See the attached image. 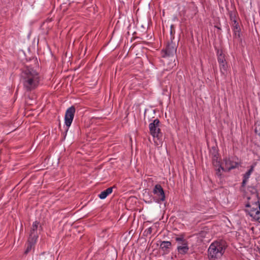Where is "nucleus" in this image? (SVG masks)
I'll list each match as a JSON object with an SVG mask.
<instances>
[{
	"label": "nucleus",
	"mask_w": 260,
	"mask_h": 260,
	"mask_svg": "<svg viewBox=\"0 0 260 260\" xmlns=\"http://www.w3.org/2000/svg\"><path fill=\"white\" fill-rule=\"evenodd\" d=\"M223 161L224 163L225 169H226L227 172L238 168L239 165L237 162L234 160L233 158L225 157L223 158Z\"/></svg>",
	"instance_id": "nucleus-9"
},
{
	"label": "nucleus",
	"mask_w": 260,
	"mask_h": 260,
	"mask_svg": "<svg viewBox=\"0 0 260 260\" xmlns=\"http://www.w3.org/2000/svg\"><path fill=\"white\" fill-rule=\"evenodd\" d=\"M210 154L212 157H216V156H218L219 153L217 147L216 146L212 147L210 150Z\"/></svg>",
	"instance_id": "nucleus-17"
},
{
	"label": "nucleus",
	"mask_w": 260,
	"mask_h": 260,
	"mask_svg": "<svg viewBox=\"0 0 260 260\" xmlns=\"http://www.w3.org/2000/svg\"><path fill=\"white\" fill-rule=\"evenodd\" d=\"M75 111V107L74 106H72L69 108L66 112L64 116V123L66 127L64 128V131L62 132V134L63 135V139H65L67 132L69 130V128L73 122Z\"/></svg>",
	"instance_id": "nucleus-3"
},
{
	"label": "nucleus",
	"mask_w": 260,
	"mask_h": 260,
	"mask_svg": "<svg viewBox=\"0 0 260 260\" xmlns=\"http://www.w3.org/2000/svg\"><path fill=\"white\" fill-rule=\"evenodd\" d=\"M218 29H220V28L217 27Z\"/></svg>",
	"instance_id": "nucleus-31"
},
{
	"label": "nucleus",
	"mask_w": 260,
	"mask_h": 260,
	"mask_svg": "<svg viewBox=\"0 0 260 260\" xmlns=\"http://www.w3.org/2000/svg\"><path fill=\"white\" fill-rule=\"evenodd\" d=\"M37 240V239L28 237L26 248L24 251L25 254L28 253L31 250L32 248L35 246Z\"/></svg>",
	"instance_id": "nucleus-12"
},
{
	"label": "nucleus",
	"mask_w": 260,
	"mask_h": 260,
	"mask_svg": "<svg viewBox=\"0 0 260 260\" xmlns=\"http://www.w3.org/2000/svg\"><path fill=\"white\" fill-rule=\"evenodd\" d=\"M39 224L40 222L38 221H35L33 222L29 235V238L38 239V235L37 233V230L38 229V225Z\"/></svg>",
	"instance_id": "nucleus-11"
},
{
	"label": "nucleus",
	"mask_w": 260,
	"mask_h": 260,
	"mask_svg": "<svg viewBox=\"0 0 260 260\" xmlns=\"http://www.w3.org/2000/svg\"><path fill=\"white\" fill-rule=\"evenodd\" d=\"M233 27H234V31L237 30H241L240 26L236 21V20H235L233 21Z\"/></svg>",
	"instance_id": "nucleus-19"
},
{
	"label": "nucleus",
	"mask_w": 260,
	"mask_h": 260,
	"mask_svg": "<svg viewBox=\"0 0 260 260\" xmlns=\"http://www.w3.org/2000/svg\"><path fill=\"white\" fill-rule=\"evenodd\" d=\"M229 13L231 20L233 22L234 19L236 20V15L235 12L231 11L229 12Z\"/></svg>",
	"instance_id": "nucleus-21"
},
{
	"label": "nucleus",
	"mask_w": 260,
	"mask_h": 260,
	"mask_svg": "<svg viewBox=\"0 0 260 260\" xmlns=\"http://www.w3.org/2000/svg\"><path fill=\"white\" fill-rule=\"evenodd\" d=\"M256 164L254 163L250 166L249 169L244 174L243 176V180L241 183V187H244L250 177V175L254 171Z\"/></svg>",
	"instance_id": "nucleus-10"
},
{
	"label": "nucleus",
	"mask_w": 260,
	"mask_h": 260,
	"mask_svg": "<svg viewBox=\"0 0 260 260\" xmlns=\"http://www.w3.org/2000/svg\"><path fill=\"white\" fill-rule=\"evenodd\" d=\"M217 55L221 72L223 73V71H226L227 63L225 61L224 55L223 54L222 50L218 49L217 51Z\"/></svg>",
	"instance_id": "nucleus-8"
},
{
	"label": "nucleus",
	"mask_w": 260,
	"mask_h": 260,
	"mask_svg": "<svg viewBox=\"0 0 260 260\" xmlns=\"http://www.w3.org/2000/svg\"><path fill=\"white\" fill-rule=\"evenodd\" d=\"M175 240L177 242H182V243H183L184 242H187L186 240L184 239V237L183 236H181L180 237H176Z\"/></svg>",
	"instance_id": "nucleus-24"
},
{
	"label": "nucleus",
	"mask_w": 260,
	"mask_h": 260,
	"mask_svg": "<svg viewBox=\"0 0 260 260\" xmlns=\"http://www.w3.org/2000/svg\"><path fill=\"white\" fill-rule=\"evenodd\" d=\"M214 169L215 171L216 175H217L220 178H222L223 177L222 171L227 172L226 169H225V168L223 167L222 166H219V167L216 168Z\"/></svg>",
	"instance_id": "nucleus-16"
},
{
	"label": "nucleus",
	"mask_w": 260,
	"mask_h": 260,
	"mask_svg": "<svg viewBox=\"0 0 260 260\" xmlns=\"http://www.w3.org/2000/svg\"><path fill=\"white\" fill-rule=\"evenodd\" d=\"M255 133L260 137V122L255 123Z\"/></svg>",
	"instance_id": "nucleus-20"
},
{
	"label": "nucleus",
	"mask_w": 260,
	"mask_h": 260,
	"mask_svg": "<svg viewBox=\"0 0 260 260\" xmlns=\"http://www.w3.org/2000/svg\"><path fill=\"white\" fill-rule=\"evenodd\" d=\"M253 219L259 223H260V208L259 209V211L257 213H255L254 215L252 217Z\"/></svg>",
	"instance_id": "nucleus-18"
},
{
	"label": "nucleus",
	"mask_w": 260,
	"mask_h": 260,
	"mask_svg": "<svg viewBox=\"0 0 260 260\" xmlns=\"http://www.w3.org/2000/svg\"><path fill=\"white\" fill-rule=\"evenodd\" d=\"M214 169L219 167V166H222L220 161H216L212 162Z\"/></svg>",
	"instance_id": "nucleus-27"
},
{
	"label": "nucleus",
	"mask_w": 260,
	"mask_h": 260,
	"mask_svg": "<svg viewBox=\"0 0 260 260\" xmlns=\"http://www.w3.org/2000/svg\"><path fill=\"white\" fill-rule=\"evenodd\" d=\"M172 243L170 241H161L160 244V248L166 252H169V249L171 248Z\"/></svg>",
	"instance_id": "nucleus-14"
},
{
	"label": "nucleus",
	"mask_w": 260,
	"mask_h": 260,
	"mask_svg": "<svg viewBox=\"0 0 260 260\" xmlns=\"http://www.w3.org/2000/svg\"><path fill=\"white\" fill-rule=\"evenodd\" d=\"M176 50L177 46L176 44L171 41V42L168 43L166 49L162 50V52L164 53V54L162 55V57H165L173 56L176 52Z\"/></svg>",
	"instance_id": "nucleus-7"
},
{
	"label": "nucleus",
	"mask_w": 260,
	"mask_h": 260,
	"mask_svg": "<svg viewBox=\"0 0 260 260\" xmlns=\"http://www.w3.org/2000/svg\"><path fill=\"white\" fill-rule=\"evenodd\" d=\"M160 121L158 119H154L152 122L149 125L150 134L153 138H156L158 140H160L162 137V133L159 128Z\"/></svg>",
	"instance_id": "nucleus-4"
},
{
	"label": "nucleus",
	"mask_w": 260,
	"mask_h": 260,
	"mask_svg": "<svg viewBox=\"0 0 260 260\" xmlns=\"http://www.w3.org/2000/svg\"><path fill=\"white\" fill-rule=\"evenodd\" d=\"M38 229H39V230H40V231H42L43 230V228H42V225L39 224L38 225Z\"/></svg>",
	"instance_id": "nucleus-30"
},
{
	"label": "nucleus",
	"mask_w": 260,
	"mask_h": 260,
	"mask_svg": "<svg viewBox=\"0 0 260 260\" xmlns=\"http://www.w3.org/2000/svg\"><path fill=\"white\" fill-rule=\"evenodd\" d=\"M226 242L220 240L213 242L208 249V256L209 260L220 258L224 254L226 248Z\"/></svg>",
	"instance_id": "nucleus-2"
},
{
	"label": "nucleus",
	"mask_w": 260,
	"mask_h": 260,
	"mask_svg": "<svg viewBox=\"0 0 260 260\" xmlns=\"http://www.w3.org/2000/svg\"><path fill=\"white\" fill-rule=\"evenodd\" d=\"M152 192L155 197L153 198L154 201L157 203H160L165 200L166 196L164 190L160 184H156L153 189Z\"/></svg>",
	"instance_id": "nucleus-5"
},
{
	"label": "nucleus",
	"mask_w": 260,
	"mask_h": 260,
	"mask_svg": "<svg viewBox=\"0 0 260 260\" xmlns=\"http://www.w3.org/2000/svg\"><path fill=\"white\" fill-rule=\"evenodd\" d=\"M245 207L246 209H245V211L252 217L254 215L255 213L256 214L259 211L260 208L259 199H257V201L254 202H248L245 204Z\"/></svg>",
	"instance_id": "nucleus-6"
},
{
	"label": "nucleus",
	"mask_w": 260,
	"mask_h": 260,
	"mask_svg": "<svg viewBox=\"0 0 260 260\" xmlns=\"http://www.w3.org/2000/svg\"><path fill=\"white\" fill-rule=\"evenodd\" d=\"M47 257L45 256V253L43 252L39 255L38 260H47Z\"/></svg>",
	"instance_id": "nucleus-25"
},
{
	"label": "nucleus",
	"mask_w": 260,
	"mask_h": 260,
	"mask_svg": "<svg viewBox=\"0 0 260 260\" xmlns=\"http://www.w3.org/2000/svg\"><path fill=\"white\" fill-rule=\"evenodd\" d=\"M250 192L255 195V197L257 198V199H259L258 198V193L257 192V189L255 187H252V190H250Z\"/></svg>",
	"instance_id": "nucleus-22"
},
{
	"label": "nucleus",
	"mask_w": 260,
	"mask_h": 260,
	"mask_svg": "<svg viewBox=\"0 0 260 260\" xmlns=\"http://www.w3.org/2000/svg\"><path fill=\"white\" fill-rule=\"evenodd\" d=\"M173 27H174L173 25H172L171 26V30H170V34H171V35L172 36L173 35V33H175V31H174V30H173Z\"/></svg>",
	"instance_id": "nucleus-28"
},
{
	"label": "nucleus",
	"mask_w": 260,
	"mask_h": 260,
	"mask_svg": "<svg viewBox=\"0 0 260 260\" xmlns=\"http://www.w3.org/2000/svg\"><path fill=\"white\" fill-rule=\"evenodd\" d=\"M178 252L179 254L184 255L188 252L189 247L187 242H184L182 245L178 246L177 248Z\"/></svg>",
	"instance_id": "nucleus-13"
},
{
	"label": "nucleus",
	"mask_w": 260,
	"mask_h": 260,
	"mask_svg": "<svg viewBox=\"0 0 260 260\" xmlns=\"http://www.w3.org/2000/svg\"><path fill=\"white\" fill-rule=\"evenodd\" d=\"M240 30H237L234 31V36L236 38H240Z\"/></svg>",
	"instance_id": "nucleus-26"
},
{
	"label": "nucleus",
	"mask_w": 260,
	"mask_h": 260,
	"mask_svg": "<svg viewBox=\"0 0 260 260\" xmlns=\"http://www.w3.org/2000/svg\"><path fill=\"white\" fill-rule=\"evenodd\" d=\"M21 78L24 88L26 91H31L37 88L40 81L39 73L29 67H26L23 70Z\"/></svg>",
	"instance_id": "nucleus-1"
},
{
	"label": "nucleus",
	"mask_w": 260,
	"mask_h": 260,
	"mask_svg": "<svg viewBox=\"0 0 260 260\" xmlns=\"http://www.w3.org/2000/svg\"><path fill=\"white\" fill-rule=\"evenodd\" d=\"M114 187H109L106 190L102 191L101 193L98 195L99 197L102 200L106 199L108 195L112 192L113 188Z\"/></svg>",
	"instance_id": "nucleus-15"
},
{
	"label": "nucleus",
	"mask_w": 260,
	"mask_h": 260,
	"mask_svg": "<svg viewBox=\"0 0 260 260\" xmlns=\"http://www.w3.org/2000/svg\"><path fill=\"white\" fill-rule=\"evenodd\" d=\"M152 229L151 227L148 228L144 231V234L146 236H147L148 235H150L152 233Z\"/></svg>",
	"instance_id": "nucleus-23"
},
{
	"label": "nucleus",
	"mask_w": 260,
	"mask_h": 260,
	"mask_svg": "<svg viewBox=\"0 0 260 260\" xmlns=\"http://www.w3.org/2000/svg\"><path fill=\"white\" fill-rule=\"evenodd\" d=\"M212 162H214V161H219L218 160V156H216V157H212Z\"/></svg>",
	"instance_id": "nucleus-29"
}]
</instances>
